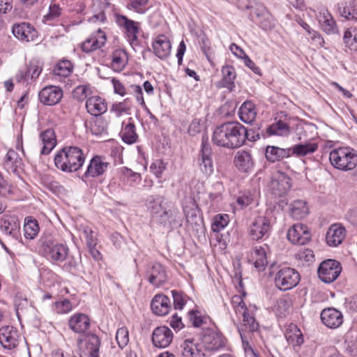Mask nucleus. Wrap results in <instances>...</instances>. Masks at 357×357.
<instances>
[{
  "label": "nucleus",
  "instance_id": "obj_31",
  "mask_svg": "<svg viewBox=\"0 0 357 357\" xmlns=\"http://www.w3.org/2000/svg\"><path fill=\"white\" fill-rule=\"evenodd\" d=\"M151 309L158 316L167 314L171 309L170 299L164 294H156L152 299Z\"/></svg>",
  "mask_w": 357,
  "mask_h": 357
},
{
  "label": "nucleus",
  "instance_id": "obj_5",
  "mask_svg": "<svg viewBox=\"0 0 357 357\" xmlns=\"http://www.w3.org/2000/svg\"><path fill=\"white\" fill-rule=\"evenodd\" d=\"M100 346L99 337L93 333L84 335L77 340V347L85 357H99Z\"/></svg>",
  "mask_w": 357,
  "mask_h": 357
},
{
  "label": "nucleus",
  "instance_id": "obj_12",
  "mask_svg": "<svg viewBox=\"0 0 357 357\" xmlns=\"http://www.w3.org/2000/svg\"><path fill=\"white\" fill-rule=\"evenodd\" d=\"M197 164L200 171L206 176H210L213 172V164L211 158L210 145L203 139L202 149L197 158Z\"/></svg>",
  "mask_w": 357,
  "mask_h": 357
},
{
  "label": "nucleus",
  "instance_id": "obj_38",
  "mask_svg": "<svg viewBox=\"0 0 357 357\" xmlns=\"http://www.w3.org/2000/svg\"><path fill=\"white\" fill-rule=\"evenodd\" d=\"M128 62L127 52L122 49H118L112 54L111 68L115 72L123 70Z\"/></svg>",
  "mask_w": 357,
  "mask_h": 357
},
{
  "label": "nucleus",
  "instance_id": "obj_46",
  "mask_svg": "<svg viewBox=\"0 0 357 357\" xmlns=\"http://www.w3.org/2000/svg\"><path fill=\"white\" fill-rule=\"evenodd\" d=\"M40 231L38 221L33 217H26L24 220V236L26 239L35 238Z\"/></svg>",
  "mask_w": 357,
  "mask_h": 357
},
{
  "label": "nucleus",
  "instance_id": "obj_54",
  "mask_svg": "<svg viewBox=\"0 0 357 357\" xmlns=\"http://www.w3.org/2000/svg\"><path fill=\"white\" fill-rule=\"evenodd\" d=\"M54 165L60 170L68 172V159L66 147L58 151L54 157Z\"/></svg>",
  "mask_w": 357,
  "mask_h": 357
},
{
  "label": "nucleus",
  "instance_id": "obj_13",
  "mask_svg": "<svg viewBox=\"0 0 357 357\" xmlns=\"http://www.w3.org/2000/svg\"><path fill=\"white\" fill-rule=\"evenodd\" d=\"M38 97L43 104L50 106L55 105L61 101L63 91L56 86H47L39 92Z\"/></svg>",
  "mask_w": 357,
  "mask_h": 357
},
{
  "label": "nucleus",
  "instance_id": "obj_14",
  "mask_svg": "<svg viewBox=\"0 0 357 357\" xmlns=\"http://www.w3.org/2000/svg\"><path fill=\"white\" fill-rule=\"evenodd\" d=\"M158 222L164 227L169 228L180 227L182 225L178 209L172 204H169L167 209L162 212Z\"/></svg>",
  "mask_w": 357,
  "mask_h": 357
},
{
  "label": "nucleus",
  "instance_id": "obj_64",
  "mask_svg": "<svg viewBox=\"0 0 357 357\" xmlns=\"http://www.w3.org/2000/svg\"><path fill=\"white\" fill-rule=\"evenodd\" d=\"M344 307L349 313L357 312V295L347 298L345 300Z\"/></svg>",
  "mask_w": 357,
  "mask_h": 357
},
{
  "label": "nucleus",
  "instance_id": "obj_30",
  "mask_svg": "<svg viewBox=\"0 0 357 357\" xmlns=\"http://www.w3.org/2000/svg\"><path fill=\"white\" fill-rule=\"evenodd\" d=\"M149 282L155 287H159L164 284L167 280L166 271L164 266L155 263L147 271Z\"/></svg>",
  "mask_w": 357,
  "mask_h": 357
},
{
  "label": "nucleus",
  "instance_id": "obj_27",
  "mask_svg": "<svg viewBox=\"0 0 357 357\" xmlns=\"http://www.w3.org/2000/svg\"><path fill=\"white\" fill-rule=\"evenodd\" d=\"M346 236V229L339 224L332 225L326 235V243L329 246L337 247L342 243Z\"/></svg>",
  "mask_w": 357,
  "mask_h": 357
},
{
  "label": "nucleus",
  "instance_id": "obj_19",
  "mask_svg": "<svg viewBox=\"0 0 357 357\" xmlns=\"http://www.w3.org/2000/svg\"><path fill=\"white\" fill-rule=\"evenodd\" d=\"M173 340V333L167 326H162L154 329L152 334V342L158 348L167 347Z\"/></svg>",
  "mask_w": 357,
  "mask_h": 357
},
{
  "label": "nucleus",
  "instance_id": "obj_49",
  "mask_svg": "<svg viewBox=\"0 0 357 357\" xmlns=\"http://www.w3.org/2000/svg\"><path fill=\"white\" fill-rule=\"evenodd\" d=\"M289 132L290 129L289 125L282 121L271 124L266 129L267 136H287L289 134Z\"/></svg>",
  "mask_w": 357,
  "mask_h": 357
},
{
  "label": "nucleus",
  "instance_id": "obj_61",
  "mask_svg": "<svg viewBox=\"0 0 357 357\" xmlns=\"http://www.w3.org/2000/svg\"><path fill=\"white\" fill-rule=\"evenodd\" d=\"M183 213L188 222H193L197 217V207L194 202L183 207Z\"/></svg>",
  "mask_w": 357,
  "mask_h": 357
},
{
  "label": "nucleus",
  "instance_id": "obj_55",
  "mask_svg": "<svg viewBox=\"0 0 357 357\" xmlns=\"http://www.w3.org/2000/svg\"><path fill=\"white\" fill-rule=\"evenodd\" d=\"M229 223V215L227 214H218L213 218L211 229L214 232L222 230Z\"/></svg>",
  "mask_w": 357,
  "mask_h": 357
},
{
  "label": "nucleus",
  "instance_id": "obj_28",
  "mask_svg": "<svg viewBox=\"0 0 357 357\" xmlns=\"http://www.w3.org/2000/svg\"><path fill=\"white\" fill-rule=\"evenodd\" d=\"M69 328L76 333H83L90 326V319L83 313H75L68 319Z\"/></svg>",
  "mask_w": 357,
  "mask_h": 357
},
{
  "label": "nucleus",
  "instance_id": "obj_33",
  "mask_svg": "<svg viewBox=\"0 0 357 357\" xmlns=\"http://www.w3.org/2000/svg\"><path fill=\"white\" fill-rule=\"evenodd\" d=\"M86 109L90 114L98 116L104 114L107 106L104 99L99 96H92L86 101Z\"/></svg>",
  "mask_w": 357,
  "mask_h": 357
},
{
  "label": "nucleus",
  "instance_id": "obj_32",
  "mask_svg": "<svg viewBox=\"0 0 357 357\" xmlns=\"http://www.w3.org/2000/svg\"><path fill=\"white\" fill-rule=\"evenodd\" d=\"M234 165L241 172H248L254 167V161L251 153L245 150L236 152L234 157Z\"/></svg>",
  "mask_w": 357,
  "mask_h": 357
},
{
  "label": "nucleus",
  "instance_id": "obj_50",
  "mask_svg": "<svg viewBox=\"0 0 357 357\" xmlns=\"http://www.w3.org/2000/svg\"><path fill=\"white\" fill-rule=\"evenodd\" d=\"M132 106V102L128 98H126L122 102L113 104L110 111L116 117H120L123 114H130Z\"/></svg>",
  "mask_w": 357,
  "mask_h": 357
},
{
  "label": "nucleus",
  "instance_id": "obj_23",
  "mask_svg": "<svg viewBox=\"0 0 357 357\" xmlns=\"http://www.w3.org/2000/svg\"><path fill=\"white\" fill-rule=\"evenodd\" d=\"M68 159V172H76L83 165L85 156L81 149L77 146H66Z\"/></svg>",
  "mask_w": 357,
  "mask_h": 357
},
{
  "label": "nucleus",
  "instance_id": "obj_7",
  "mask_svg": "<svg viewBox=\"0 0 357 357\" xmlns=\"http://www.w3.org/2000/svg\"><path fill=\"white\" fill-rule=\"evenodd\" d=\"M317 272L321 281L331 283L339 277L342 272V266L335 259H327L320 264Z\"/></svg>",
  "mask_w": 357,
  "mask_h": 357
},
{
  "label": "nucleus",
  "instance_id": "obj_56",
  "mask_svg": "<svg viewBox=\"0 0 357 357\" xmlns=\"http://www.w3.org/2000/svg\"><path fill=\"white\" fill-rule=\"evenodd\" d=\"M148 2L149 0H129L127 8L137 13L144 14L148 10Z\"/></svg>",
  "mask_w": 357,
  "mask_h": 357
},
{
  "label": "nucleus",
  "instance_id": "obj_43",
  "mask_svg": "<svg viewBox=\"0 0 357 357\" xmlns=\"http://www.w3.org/2000/svg\"><path fill=\"white\" fill-rule=\"evenodd\" d=\"M128 121L127 123L122 122L121 136L124 142L131 144L137 141V135L135 132V126L132 122V119L130 118Z\"/></svg>",
  "mask_w": 357,
  "mask_h": 357
},
{
  "label": "nucleus",
  "instance_id": "obj_57",
  "mask_svg": "<svg viewBox=\"0 0 357 357\" xmlns=\"http://www.w3.org/2000/svg\"><path fill=\"white\" fill-rule=\"evenodd\" d=\"M91 93V89L87 85L77 86L73 91V98L78 101L85 100Z\"/></svg>",
  "mask_w": 357,
  "mask_h": 357
},
{
  "label": "nucleus",
  "instance_id": "obj_53",
  "mask_svg": "<svg viewBox=\"0 0 357 357\" xmlns=\"http://www.w3.org/2000/svg\"><path fill=\"white\" fill-rule=\"evenodd\" d=\"M73 70V64L68 60H62L59 62L53 69L54 75L59 77H68Z\"/></svg>",
  "mask_w": 357,
  "mask_h": 357
},
{
  "label": "nucleus",
  "instance_id": "obj_26",
  "mask_svg": "<svg viewBox=\"0 0 357 357\" xmlns=\"http://www.w3.org/2000/svg\"><path fill=\"white\" fill-rule=\"evenodd\" d=\"M109 163L102 158L96 155L92 158L84 174V177H97L103 174L108 168Z\"/></svg>",
  "mask_w": 357,
  "mask_h": 357
},
{
  "label": "nucleus",
  "instance_id": "obj_18",
  "mask_svg": "<svg viewBox=\"0 0 357 357\" xmlns=\"http://www.w3.org/2000/svg\"><path fill=\"white\" fill-rule=\"evenodd\" d=\"M169 204L170 203L165 200L164 197L159 195L150 196L146 201L148 211L151 216L158 221L160 215H162V212L167 209Z\"/></svg>",
  "mask_w": 357,
  "mask_h": 357
},
{
  "label": "nucleus",
  "instance_id": "obj_3",
  "mask_svg": "<svg viewBox=\"0 0 357 357\" xmlns=\"http://www.w3.org/2000/svg\"><path fill=\"white\" fill-rule=\"evenodd\" d=\"M39 248L48 260L55 263L64 261L69 254L68 247L66 244L59 243L50 236L41 237Z\"/></svg>",
  "mask_w": 357,
  "mask_h": 357
},
{
  "label": "nucleus",
  "instance_id": "obj_1",
  "mask_svg": "<svg viewBox=\"0 0 357 357\" xmlns=\"http://www.w3.org/2000/svg\"><path fill=\"white\" fill-rule=\"evenodd\" d=\"M251 131L237 121H228L215 128L212 141L218 146L229 149H238L249 139Z\"/></svg>",
  "mask_w": 357,
  "mask_h": 357
},
{
  "label": "nucleus",
  "instance_id": "obj_16",
  "mask_svg": "<svg viewBox=\"0 0 357 357\" xmlns=\"http://www.w3.org/2000/svg\"><path fill=\"white\" fill-rule=\"evenodd\" d=\"M252 14L256 16V22L264 31H270L275 26V22L272 15L262 4H257Z\"/></svg>",
  "mask_w": 357,
  "mask_h": 357
},
{
  "label": "nucleus",
  "instance_id": "obj_41",
  "mask_svg": "<svg viewBox=\"0 0 357 357\" xmlns=\"http://www.w3.org/2000/svg\"><path fill=\"white\" fill-rule=\"evenodd\" d=\"M289 149L290 156L295 155L297 157H304L314 153L318 149V145L316 143L307 142L296 144Z\"/></svg>",
  "mask_w": 357,
  "mask_h": 357
},
{
  "label": "nucleus",
  "instance_id": "obj_24",
  "mask_svg": "<svg viewBox=\"0 0 357 357\" xmlns=\"http://www.w3.org/2000/svg\"><path fill=\"white\" fill-rule=\"evenodd\" d=\"M268 248L266 245L255 246L250 253V260L259 271H264L268 264Z\"/></svg>",
  "mask_w": 357,
  "mask_h": 357
},
{
  "label": "nucleus",
  "instance_id": "obj_40",
  "mask_svg": "<svg viewBox=\"0 0 357 357\" xmlns=\"http://www.w3.org/2000/svg\"><path fill=\"white\" fill-rule=\"evenodd\" d=\"M240 119L245 123H251L255 119L257 110L251 101H245L241 106L238 112Z\"/></svg>",
  "mask_w": 357,
  "mask_h": 357
},
{
  "label": "nucleus",
  "instance_id": "obj_21",
  "mask_svg": "<svg viewBox=\"0 0 357 357\" xmlns=\"http://www.w3.org/2000/svg\"><path fill=\"white\" fill-rule=\"evenodd\" d=\"M322 323L330 328H337L343 323L342 312L335 308L329 307L322 310L321 313Z\"/></svg>",
  "mask_w": 357,
  "mask_h": 357
},
{
  "label": "nucleus",
  "instance_id": "obj_63",
  "mask_svg": "<svg viewBox=\"0 0 357 357\" xmlns=\"http://www.w3.org/2000/svg\"><path fill=\"white\" fill-rule=\"evenodd\" d=\"M165 169L166 165L162 160H155L150 166L151 172L155 175L157 178H160Z\"/></svg>",
  "mask_w": 357,
  "mask_h": 357
},
{
  "label": "nucleus",
  "instance_id": "obj_17",
  "mask_svg": "<svg viewBox=\"0 0 357 357\" xmlns=\"http://www.w3.org/2000/svg\"><path fill=\"white\" fill-rule=\"evenodd\" d=\"M106 41L105 33L98 29L82 43V49L85 52H91L103 47Z\"/></svg>",
  "mask_w": 357,
  "mask_h": 357
},
{
  "label": "nucleus",
  "instance_id": "obj_6",
  "mask_svg": "<svg viewBox=\"0 0 357 357\" xmlns=\"http://www.w3.org/2000/svg\"><path fill=\"white\" fill-rule=\"evenodd\" d=\"M271 231V220L260 215L254 219L249 227V236L253 241H259L269 237Z\"/></svg>",
  "mask_w": 357,
  "mask_h": 357
},
{
  "label": "nucleus",
  "instance_id": "obj_59",
  "mask_svg": "<svg viewBox=\"0 0 357 357\" xmlns=\"http://www.w3.org/2000/svg\"><path fill=\"white\" fill-rule=\"evenodd\" d=\"M55 311L58 314H67L73 310L72 303L68 299H63L54 303Z\"/></svg>",
  "mask_w": 357,
  "mask_h": 357
},
{
  "label": "nucleus",
  "instance_id": "obj_62",
  "mask_svg": "<svg viewBox=\"0 0 357 357\" xmlns=\"http://www.w3.org/2000/svg\"><path fill=\"white\" fill-rule=\"evenodd\" d=\"M296 257L298 260L305 262H312L314 257L313 251L306 248H303L298 251Z\"/></svg>",
  "mask_w": 357,
  "mask_h": 357
},
{
  "label": "nucleus",
  "instance_id": "obj_52",
  "mask_svg": "<svg viewBox=\"0 0 357 357\" xmlns=\"http://www.w3.org/2000/svg\"><path fill=\"white\" fill-rule=\"evenodd\" d=\"M107 121L104 117L97 118L90 123L91 132L94 135L107 134Z\"/></svg>",
  "mask_w": 357,
  "mask_h": 357
},
{
  "label": "nucleus",
  "instance_id": "obj_2",
  "mask_svg": "<svg viewBox=\"0 0 357 357\" xmlns=\"http://www.w3.org/2000/svg\"><path fill=\"white\" fill-rule=\"evenodd\" d=\"M329 160L335 169L348 172L357 166V151L349 146L334 149L330 153Z\"/></svg>",
  "mask_w": 357,
  "mask_h": 357
},
{
  "label": "nucleus",
  "instance_id": "obj_44",
  "mask_svg": "<svg viewBox=\"0 0 357 357\" xmlns=\"http://www.w3.org/2000/svg\"><path fill=\"white\" fill-rule=\"evenodd\" d=\"M118 173L120 180L130 185L138 184L142 180V176L139 173L135 172L126 167H120L118 169Z\"/></svg>",
  "mask_w": 357,
  "mask_h": 357
},
{
  "label": "nucleus",
  "instance_id": "obj_37",
  "mask_svg": "<svg viewBox=\"0 0 357 357\" xmlns=\"http://www.w3.org/2000/svg\"><path fill=\"white\" fill-rule=\"evenodd\" d=\"M40 140L42 144L40 153L43 155L49 154L56 144L54 132L51 129L43 132L40 135Z\"/></svg>",
  "mask_w": 357,
  "mask_h": 357
},
{
  "label": "nucleus",
  "instance_id": "obj_58",
  "mask_svg": "<svg viewBox=\"0 0 357 357\" xmlns=\"http://www.w3.org/2000/svg\"><path fill=\"white\" fill-rule=\"evenodd\" d=\"M116 340L121 349L124 348L129 342V332L127 328H119L116 333Z\"/></svg>",
  "mask_w": 357,
  "mask_h": 357
},
{
  "label": "nucleus",
  "instance_id": "obj_45",
  "mask_svg": "<svg viewBox=\"0 0 357 357\" xmlns=\"http://www.w3.org/2000/svg\"><path fill=\"white\" fill-rule=\"evenodd\" d=\"M290 215L294 219L304 218L309 212L307 203L303 200H295L289 206Z\"/></svg>",
  "mask_w": 357,
  "mask_h": 357
},
{
  "label": "nucleus",
  "instance_id": "obj_4",
  "mask_svg": "<svg viewBox=\"0 0 357 357\" xmlns=\"http://www.w3.org/2000/svg\"><path fill=\"white\" fill-rule=\"evenodd\" d=\"M300 280L299 273L290 267H282L276 273L275 283L278 288L287 291L296 287Z\"/></svg>",
  "mask_w": 357,
  "mask_h": 357
},
{
  "label": "nucleus",
  "instance_id": "obj_11",
  "mask_svg": "<svg viewBox=\"0 0 357 357\" xmlns=\"http://www.w3.org/2000/svg\"><path fill=\"white\" fill-rule=\"evenodd\" d=\"M287 238L294 244L305 245L310 241L311 234L306 225L298 223L289 229Z\"/></svg>",
  "mask_w": 357,
  "mask_h": 357
},
{
  "label": "nucleus",
  "instance_id": "obj_47",
  "mask_svg": "<svg viewBox=\"0 0 357 357\" xmlns=\"http://www.w3.org/2000/svg\"><path fill=\"white\" fill-rule=\"evenodd\" d=\"M182 357H204L205 354L197 348L192 341L186 340L181 346Z\"/></svg>",
  "mask_w": 357,
  "mask_h": 357
},
{
  "label": "nucleus",
  "instance_id": "obj_36",
  "mask_svg": "<svg viewBox=\"0 0 357 357\" xmlns=\"http://www.w3.org/2000/svg\"><path fill=\"white\" fill-rule=\"evenodd\" d=\"M0 229L6 235L15 234L20 229V221L15 215H3L0 219Z\"/></svg>",
  "mask_w": 357,
  "mask_h": 357
},
{
  "label": "nucleus",
  "instance_id": "obj_25",
  "mask_svg": "<svg viewBox=\"0 0 357 357\" xmlns=\"http://www.w3.org/2000/svg\"><path fill=\"white\" fill-rule=\"evenodd\" d=\"M115 21L119 26L123 27L126 30L127 36L130 40L137 39V35L139 30V23L134 20L128 19L126 16L115 14Z\"/></svg>",
  "mask_w": 357,
  "mask_h": 357
},
{
  "label": "nucleus",
  "instance_id": "obj_34",
  "mask_svg": "<svg viewBox=\"0 0 357 357\" xmlns=\"http://www.w3.org/2000/svg\"><path fill=\"white\" fill-rule=\"evenodd\" d=\"M3 165L8 172L18 174L22 167V160L15 151L10 149L7 152Z\"/></svg>",
  "mask_w": 357,
  "mask_h": 357
},
{
  "label": "nucleus",
  "instance_id": "obj_20",
  "mask_svg": "<svg viewBox=\"0 0 357 357\" xmlns=\"http://www.w3.org/2000/svg\"><path fill=\"white\" fill-rule=\"evenodd\" d=\"M153 52L160 59H167L171 53L172 44L169 38L163 34L156 36L152 44Z\"/></svg>",
  "mask_w": 357,
  "mask_h": 357
},
{
  "label": "nucleus",
  "instance_id": "obj_10",
  "mask_svg": "<svg viewBox=\"0 0 357 357\" xmlns=\"http://www.w3.org/2000/svg\"><path fill=\"white\" fill-rule=\"evenodd\" d=\"M225 341V337L221 333L208 330L203 334L201 338V345L204 350L213 351L224 347Z\"/></svg>",
  "mask_w": 357,
  "mask_h": 357
},
{
  "label": "nucleus",
  "instance_id": "obj_15",
  "mask_svg": "<svg viewBox=\"0 0 357 357\" xmlns=\"http://www.w3.org/2000/svg\"><path fill=\"white\" fill-rule=\"evenodd\" d=\"M20 335L17 330L11 326L0 328V343L8 349H12L18 345Z\"/></svg>",
  "mask_w": 357,
  "mask_h": 357
},
{
  "label": "nucleus",
  "instance_id": "obj_8",
  "mask_svg": "<svg viewBox=\"0 0 357 357\" xmlns=\"http://www.w3.org/2000/svg\"><path fill=\"white\" fill-rule=\"evenodd\" d=\"M43 70V65L38 59H32L24 68L20 69L15 75V79L19 83H26L36 81Z\"/></svg>",
  "mask_w": 357,
  "mask_h": 357
},
{
  "label": "nucleus",
  "instance_id": "obj_22",
  "mask_svg": "<svg viewBox=\"0 0 357 357\" xmlns=\"http://www.w3.org/2000/svg\"><path fill=\"white\" fill-rule=\"evenodd\" d=\"M12 31L13 35L22 42L33 41L38 35L35 28L26 22L13 25Z\"/></svg>",
  "mask_w": 357,
  "mask_h": 357
},
{
  "label": "nucleus",
  "instance_id": "obj_48",
  "mask_svg": "<svg viewBox=\"0 0 357 357\" xmlns=\"http://www.w3.org/2000/svg\"><path fill=\"white\" fill-rule=\"evenodd\" d=\"M222 79L218 83L219 87L230 88L236 78V71L233 66H226L222 69Z\"/></svg>",
  "mask_w": 357,
  "mask_h": 357
},
{
  "label": "nucleus",
  "instance_id": "obj_51",
  "mask_svg": "<svg viewBox=\"0 0 357 357\" xmlns=\"http://www.w3.org/2000/svg\"><path fill=\"white\" fill-rule=\"evenodd\" d=\"M241 315L243 316V326L239 328H243V332L250 335V333H254L257 331L259 324L256 322L255 317L251 315L248 311L245 313H243Z\"/></svg>",
  "mask_w": 357,
  "mask_h": 357
},
{
  "label": "nucleus",
  "instance_id": "obj_60",
  "mask_svg": "<svg viewBox=\"0 0 357 357\" xmlns=\"http://www.w3.org/2000/svg\"><path fill=\"white\" fill-rule=\"evenodd\" d=\"M231 304L234 308L236 313L241 314L248 311L246 305L243 301L242 296L240 295H235L231 298Z\"/></svg>",
  "mask_w": 357,
  "mask_h": 357
},
{
  "label": "nucleus",
  "instance_id": "obj_39",
  "mask_svg": "<svg viewBox=\"0 0 357 357\" xmlns=\"http://www.w3.org/2000/svg\"><path fill=\"white\" fill-rule=\"evenodd\" d=\"M266 158L271 162H275L284 158L290 157L289 149H282L275 146H268L266 148Z\"/></svg>",
  "mask_w": 357,
  "mask_h": 357
},
{
  "label": "nucleus",
  "instance_id": "obj_42",
  "mask_svg": "<svg viewBox=\"0 0 357 357\" xmlns=\"http://www.w3.org/2000/svg\"><path fill=\"white\" fill-rule=\"evenodd\" d=\"M285 337L287 341L293 346H300L303 343V336L298 327L293 324L288 326Z\"/></svg>",
  "mask_w": 357,
  "mask_h": 357
},
{
  "label": "nucleus",
  "instance_id": "obj_35",
  "mask_svg": "<svg viewBox=\"0 0 357 357\" xmlns=\"http://www.w3.org/2000/svg\"><path fill=\"white\" fill-rule=\"evenodd\" d=\"M337 8L341 17L348 20H357V1L350 0L348 2H340Z\"/></svg>",
  "mask_w": 357,
  "mask_h": 357
},
{
  "label": "nucleus",
  "instance_id": "obj_29",
  "mask_svg": "<svg viewBox=\"0 0 357 357\" xmlns=\"http://www.w3.org/2000/svg\"><path fill=\"white\" fill-rule=\"evenodd\" d=\"M321 29L328 35L338 34L339 31L332 15L327 10H322L317 16Z\"/></svg>",
  "mask_w": 357,
  "mask_h": 357
},
{
  "label": "nucleus",
  "instance_id": "obj_9",
  "mask_svg": "<svg viewBox=\"0 0 357 357\" xmlns=\"http://www.w3.org/2000/svg\"><path fill=\"white\" fill-rule=\"evenodd\" d=\"M268 187L273 195L278 197L283 196L291 188V178L284 173L278 172L273 175Z\"/></svg>",
  "mask_w": 357,
  "mask_h": 357
}]
</instances>
